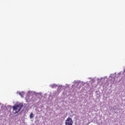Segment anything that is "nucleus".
<instances>
[{"label":"nucleus","mask_w":125,"mask_h":125,"mask_svg":"<svg viewBox=\"0 0 125 125\" xmlns=\"http://www.w3.org/2000/svg\"><path fill=\"white\" fill-rule=\"evenodd\" d=\"M22 107H23L22 104L20 103L18 104H15L13 107V113H14V114H17V113L20 112V111L22 109Z\"/></svg>","instance_id":"f257e3e1"},{"label":"nucleus","mask_w":125,"mask_h":125,"mask_svg":"<svg viewBox=\"0 0 125 125\" xmlns=\"http://www.w3.org/2000/svg\"><path fill=\"white\" fill-rule=\"evenodd\" d=\"M74 84H73L72 85V87L73 88H78V89H80L82 86H83V85H84V83L83 82H82L80 81H75L74 82Z\"/></svg>","instance_id":"f03ea898"},{"label":"nucleus","mask_w":125,"mask_h":125,"mask_svg":"<svg viewBox=\"0 0 125 125\" xmlns=\"http://www.w3.org/2000/svg\"><path fill=\"white\" fill-rule=\"evenodd\" d=\"M73 120L71 118H67L65 122V125H73Z\"/></svg>","instance_id":"7ed1b4c3"},{"label":"nucleus","mask_w":125,"mask_h":125,"mask_svg":"<svg viewBox=\"0 0 125 125\" xmlns=\"http://www.w3.org/2000/svg\"><path fill=\"white\" fill-rule=\"evenodd\" d=\"M116 73L113 74H110L109 77V80L112 83H114V82H115V77H116Z\"/></svg>","instance_id":"20e7f679"},{"label":"nucleus","mask_w":125,"mask_h":125,"mask_svg":"<svg viewBox=\"0 0 125 125\" xmlns=\"http://www.w3.org/2000/svg\"><path fill=\"white\" fill-rule=\"evenodd\" d=\"M105 79H107V77H104L103 78H98L97 80L98 81H99V82H101V83H104V81H105Z\"/></svg>","instance_id":"39448f33"},{"label":"nucleus","mask_w":125,"mask_h":125,"mask_svg":"<svg viewBox=\"0 0 125 125\" xmlns=\"http://www.w3.org/2000/svg\"><path fill=\"white\" fill-rule=\"evenodd\" d=\"M17 93H18L19 94V95H20L21 97V98H23V97H24V94H25V93H24V92H17Z\"/></svg>","instance_id":"423d86ee"},{"label":"nucleus","mask_w":125,"mask_h":125,"mask_svg":"<svg viewBox=\"0 0 125 125\" xmlns=\"http://www.w3.org/2000/svg\"><path fill=\"white\" fill-rule=\"evenodd\" d=\"M49 86H50L51 88H56L58 85L56 84H50Z\"/></svg>","instance_id":"0eeeda50"},{"label":"nucleus","mask_w":125,"mask_h":125,"mask_svg":"<svg viewBox=\"0 0 125 125\" xmlns=\"http://www.w3.org/2000/svg\"><path fill=\"white\" fill-rule=\"evenodd\" d=\"M33 93H34L33 91H28L27 92V94L28 95H30V94H33Z\"/></svg>","instance_id":"6e6552de"},{"label":"nucleus","mask_w":125,"mask_h":125,"mask_svg":"<svg viewBox=\"0 0 125 125\" xmlns=\"http://www.w3.org/2000/svg\"><path fill=\"white\" fill-rule=\"evenodd\" d=\"M34 118V114L33 113H31L30 115V118L33 119Z\"/></svg>","instance_id":"1a4fd4ad"},{"label":"nucleus","mask_w":125,"mask_h":125,"mask_svg":"<svg viewBox=\"0 0 125 125\" xmlns=\"http://www.w3.org/2000/svg\"><path fill=\"white\" fill-rule=\"evenodd\" d=\"M62 88V85H60L58 86V89H61Z\"/></svg>","instance_id":"9d476101"},{"label":"nucleus","mask_w":125,"mask_h":125,"mask_svg":"<svg viewBox=\"0 0 125 125\" xmlns=\"http://www.w3.org/2000/svg\"><path fill=\"white\" fill-rule=\"evenodd\" d=\"M89 79H90V80H94V79H91V78H89Z\"/></svg>","instance_id":"9b49d317"},{"label":"nucleus","mask_w":125,"mask_h":125,"mask_svg":"<svg viewBox=\"0 0 125 125\" xmlns=\"http://www.w3.org/2000/svg\"><path fill=\"white\" fill-rule=\"evenodd\" d=\"M78 86H80V85H78Z\"/></svg>","instance_id":"f8f14e48"}]
</instances>
